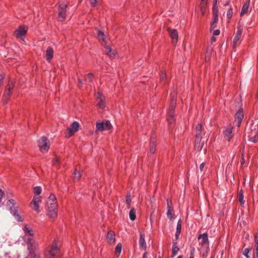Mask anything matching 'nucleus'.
<instances>
[{
	"instance_id": "nucleus-1",
	"label": "nucleus",
	"mask_w": 258,
	"mask_h": 258,
	"mask_svg": "<svg viewBox=\"0 0 258 258\" xmlns=\"http://www.w3.org/2000/svg\"><path fill=\"white\" fill-rule=\"evenodd\" d=\"M47 215L50 218H55L57 216V204L54 195L51 194L46 202Z\"/></svg>"
},
{
	"instance_id": "nucleus-2",
	"label": "nucleus",
	"mask_w": 258,
	"mask_h": 258,
	"mask_svg": "<svg viewBox=\"0 0 258 258\" xmlns=\"http://www.w3.org/2000/svg\"><path fill=\"white\" fill-rule=\"evenodd\" d=\"M59 248L57 245V241L55 239L53 245L48 248L45 252L46 258H58Z\"/></svg>"
},
{
	"instance_id": "nucleus-3",
	"label": "nucleus",
	"mask_w": 258,
	"mask_h": 258,
	"mask_svg": "<svg viewBox=\"0 0 258 258\" xmlns=\"http://www.w3.org/2000/svg\"><path fill=\"white\" fill-rule=\"evenodd\" d=\"M8 205L10 206L11 212L15 217V219L18 222H22L23 221V219L18 214L17 211L18 206L16 205L15 200L13 199L9 200L8 202Z\"/></svg>"
},
{
	"instance_id": "nucleus-4",
	"label": "nucleus",
	"mask_w": 258,
	"mask_h": 258,
	"mask_svg": "<svg viewBox=\"0 0 258 258\" xmlns=\"http://www.w3.org/2000/svg\"><path fill=\"white\" fill-rule=\"evenodd\" d=\"M14 81L12 80H10L9 81L8 84L3 95V101L4 103H7L8 102L11 92L14 87Z\"/></svg>"
},
{
	"instance_id": "nucleus-5",
	"label": "nucleus",
	"mask_w": 258,
	"mask_h": 258,
	"mask_svg": "<svg viewBox=\"0 0 258 258\" xmlns=\"http://www.w3.org/2000/svg\"><path fill=\"white\" fill-rule=\"evenodd\" d=\"M38 146L41 152H47L50 147L48 139L44 136L42 137L38 141Z\"/></svg>"
},
{
	"instance_id": "nucleus-6",
	"label": "nucleus",
	"mask_w": 258,
	"mask_h": 258,
	"mask_svg": "<svg viewBox=\"0 0 258 258\" xmlns=\"http://www.w3.org/2000/svg\"><path fill=\"white\" fill-rule=\"evenodd\" d=\"M68 4L62 3L58 5V18L60 21L65 20L67 14Z\"/></svg>"
},
{
	"instance_id": "nucleus-7",
	"label": "nucleus",
	"mask_w": 258,
	"mask_h": 258,
	"mask_svg": "<svg viewBox=\"0 0 258 258\" xmlns=\"http://www.w3.org/2000/svg\"><path fill=\"white\" fill-rule=\"evenodd\" d=\"M199 244L202 248H209V240L207 233L200 234L198 237Z\"/></svg>"
},
{
	"instance_id": "nucleus-8",
	"label": "nucleus",
	"mask_w": 258,
	"mask_h": 258,
	"mask_svg": "<svg viewBox=\"0 0 258 258\" xmlns=\"http://www.w3.org/2000/svg\"><path fill=\"white\" fill-rule=\"evenodd\" d=\"M28 30V27L26 25L20 26L18 28L15 30V35L17 38H20L24 41V38L26 36Z\"/></svg>"
},
{
	"instance_id": "nucleus-9",
	"label": "nucleus",
	"mask_w": 258,
	"mask_h": 258,
	"mask_svg": "<svg viewBox=\"0 0 258 258\" xmlns=\"http://www.w3.org/2000/svg\"><path fill=\"white\" fill-rule=\"evenodd\" d=\"M79 127V123L77 121L73 122L68 128V138L72 136L76 132H77Z\"/></svg>"
},
{
	"instance_id": "nucleus-10",
	"label": "nucleus",
	"mask_w": 258,
	"mask_h": 258,
	"mask_svg": "<svg viewBox=\"0 0 258 258\" xmlns=\"http://www.w3.org/2000/svg\"><path fill=\"white\" fill-rule=\"evenodd\" d=\"M110 122L109 120H106L105 122H97L96 123V131H103L106 130H109L111 126Z\"/></svg>"
},
{
	"instance_id": "nucleus-11",
	"label": "nucleus",
	"mask_w": 258,
	"mask_h": 258,
	"mask_svg": "<svg viewBox=\"0 0 258 258\" xmlns=\"http://www.w3.org/2000/svg\"><path fill=\"white\" fill-rule=\"evenodd\" d=\"M167 217L170 220H173L174 219L173 217L174 215V211L173 210V207L172 205V202L169 199H167Z\"/></svg>"
},
{
	"instance_id": "nucleus-12",
	"label": "nucleus",
	"mask_w": 258,
	"mask_h": 258,
	"mask_svg": "<svg viewBox=\"0 0 258 258\" xmlns=\"http://www.w3.org/2000/svg\"><path fill=\"white\" fill-rule=\"evenodd\" d=\"M242 27L240 25H238L237 26V30L235 34L234 38L233 41V48H235L237 46V42L239 41L241 38L242 32Z\"/></svg>"
},
{
	"instance_id": "nucleus-13",
	"label": "nucleus",
	"mask_w": 258,
	"mask_h": 258,
	"mask_svg": "<svg viewBox=\"0 0 258 258\" xmlns=\"http://www.w3.org/2000/svg\"><path fill=\"white\" fill-rule=\"evenodd\" d=\"M235 117L236 125L239 127L244 117L243 111L242 109H240L238 110L235 114Z\"/></svg>"
},
{
	"instance_id": "nucleus-14",
	"label": "nucleus",
	"mask_w": 258,
	"mask_h": 258,
	"mask_svg": "<svg viewBox=\"0 0 258 258\" xmlns=\"http://www.w3.org/2000/svg\"><path fill=\"white\" fill-rule=\"evenodd\" d=\"M233 128L232 126H229L223 131L224 138L228 141H230L233 137Z\"/></svg>"
},
{
	"instance_id": "nucleus-15",
	"label": "nucleus",
	"mask_w": 258,
	"mask_h": 258,
	"mask_svg": "<svg viewBox=\"0 0 258 258\" xmlns=\"http://www.w3.org/2000/svg\"><path fill=\"white\" fill-rule=\"evenodd\" d=\"M202 137H195V147L198 151H201L204 145V141L202 140Z\"/></svg>"
},
{
	"instance_id": "nucleus-16",
	"label": "nucleus",
	"mask_w": 258,
	"mask_h": 258,
	"mask_svg": "<svg viewBox=\"0 0 258 258\" xmlns=\"http://www.w3.org/2000/svg\"><path fill=\"white\" fill-rule=\"evenodd\" d=\"M167 30L172 42H177L178 38V33L177 30L176 29H172L170 28H168Z\"/></svg>"
},
{
	"instance_id": "nucleus-17",
	"label": "nucleus",
	"mask_w": 258,
	"mask_h": 258,
	"mask_svg": "<svg viewBox=\"0 0 258 258\" xmlns=\"http://www.w3.org/2000/svg\"><path fill=\"white\" fill-rule=\"evenodd\" d=\"M97 99L98 100L97 106L101 108H103L105 106V103L104 102V97L102 94L100 92H98L97 95Z\"/></svg>"
},
{
	"instance_id": "nucleus-18",
	"label": "nucleus",
	"mask_w": 258,
	"mask_h": 258,
	"mask_svg": "<svg viewBox=\"0 0 258 258\" xmlns=\"http://www.w3.org/2000/svg\"><path fill=\"white\" fill-rule=\"evenodd\" d=\"M249 140L253 143H255L258 141V130H254L251 131L248 135Z\"/></svg>"
},
{
	"instance_id": "nucleus-19",
	"label": "nucleus",
	"mask_w": 258,
	"mask_h": 258,
	"mask_svg": "<svg viewBox=\"0 0 258 258\" xmlns=\"http://www.w3.org/2000/svg\"><path fill=\"white\" fill-rule=\"evenodd\" d=\"M106 239L109 244H113L115 240L114 232L109 230L107 233Z\"/></svg>"
},
{
	"instance_id": "nucleus-20",
	"label": "nucleus",
	"mask_w": 258,
	"mask_h": 258,
	"mask_svg": "<svg viewBox=\"0 0 258 258\" xmlns=\"http://www.w3.org/2000/svg\"><path fill=\"white\" fill-rule=\"evenodd\" d=\"M139 246L141 249L146 250L147 248L146 243L145 240V234L140 233L139 239Z\"/></svg>"
},
{
	"instance_id": "nucleus-21",
	"label": "nucleus",
	"mask_w": 258,
	"mask_h": 258,
	"mask_svg": "<svg viewBox=\"0 0 258 258\" xmlns=\"http://www.w3.org/2000/svg\"><path fill=\"white\" fill-rule=\"evenodd\" d=\"M156 141L155 138H151L150 142V153L151 154H154L156 151Z\"/></svg>"
},
{
	"instance_id": "nucleus-22",
	"label": "nucleus",
	"mask_w": 258,
	"mask_h": 258,
	"mask_svg": "<svg viewBox=\"0 0 258 258\" xmlns=\"http://www.w3.org/2000/svg\"><path fill=\"white\" fill-rule=\"evenodd\" d=\"M105 49V53L110 57H114L116 55V53L115 51L112 50L111 47L109 46L106 45L105 44L104 46Z\"/></svg>"
},
{
	"instance_id": "nucleus-23",
	"label": "nucleus",
	"mask_w": 258,
	"mask_h": 258,
	"mask_svg": "<svg viewBox=\"0 0 258 258\" xmlns=\"http://www.w3.org/2000/svg\"><path fill=\"white\" fill-rule=\"evenodd\" d=\"M45 55L46 57V60L48 62H50L51 59L53 57V48L49 47H48L46 51Z\"/></svg>"
},
{
	"instance_id": "nucleus-24",
	"label": "nucleus",
	"mask_w": 258,
	"mask_h": 258,
	"mask_svg": "<svg viewBox=\"0 0 258 258\" xmlns=\"http://www.w3.org/2000/svg\"><path fill=\"white\" fill-rule=\"evenodd\" d=\"M179 250V248L177 246V243L176 242H174L172 244V253L171 256L172 257H174Z\"/></svg>"
},
{
	"instance_id": "nucleus-25",
	"label": "nucleus",
	"mask_w": 258,
	"mask_h": 258,
	"mask_svg": "<svg viewBox=\"0 0 258 258\" xmlns=\"http://www.w3.org/2000/svg\"><path fill=\"white\" fill-rule=\"evenodd\" d=\"M176 100L174 99H170L168 112H170L171 115L173 114V112H174V109L176 107Z\"/></svg>"
},
{
	"instance_id": "nucleus-26",
	"label": "nucleus",
	"mask_w": 258,
	"mask_h": 258,
	"mask_svg": "<svg viewBox=\"0 0 258 258\" xmlns=\"http://www.w3.org/2000/svg\"><path fill=\"white\" fill-rule=\"evenodd\" d=\"M249 2H250V0H248L243 5V6L242 7V9H241V13H240V15H244V14H246L247 13L248 9V8H249Z\"/></svg>"
},
{
	"instance_id": "nucleus-27",
	"label": "nucleus",
	"mask_w": 258,
	"mask_h": 258,
	"mask_svg": "<svg viewBox=\"0 0 258 258\" xmlns=\"http://www.w3.org/2000/svg\"><path fill=\"white\" fill-rule=\"evenodd\" d=\"M202 126L201 123H198L196 127L195 137H202Z\"/></svg>"
},
{
	"instance_id": "nucleus-28",
	"label": "nucleus",
	"mask_w": 258,
	"mask_h": 258,
	"mask_svg": "<svg viewBox=\"0 0 258 258\" xmlns=\"http://www.w3.org/2000/svg\"><path fill=\"white\" fill-rule=\"evenodd\" d=\"M207 4V1L202 0L200 5V10L202 15L204 16L206 13V8Z\"/></svg>"
},
{
	"instance_id": "nucleus-29",
	"label": "nucleus",
	"mask_w": 258,
	"mask_h": 258,
	"mask_svg": "<svg viewBox=\"0 0 258 258\" xmlns=\"http://www.w3.org/2000/svg\"><path fill=\"white\" fill-rule=\"evenodd\" d=\"M181 230V222L180 220H179L177 226H176V231L175 233V238L177 240L178 238V237L180 234Z\"/></svg>"
},
{
	"instance_id": "nucleus-30",
	"label": "nucleus",
	"mask_w": 258,
	"mask_h": 258,
	"mask_svg": "<svg viewBox=\"0 0 258 258\" xmlns=\"http://www.w3.org/2000/svg\"><path fill=\"white\" fill-rule=\"evenodd\" d=\"M166 79H167L166 74L165 71L163 70L161 72V74L160 75V81L161 83H162L163 84H164L166 82Z\"/></svg>"
},
{
	"instance_id": "nucleus-31",
	"label": "nucleus",
	"mask_w": 258,
	"mask_h": 258,
	"mask_svg": "<svg viewBox=\"0 0 258 258\" xmlns=\"http://www.w3.org/2000/svg\"><path fill=\"white\" fill-rule=\"evenodd\" d=\"M81 177L80 171H78L77 168L75 169L73 173V179L74 181H78Z\"/></svg>"
},
{
	"instance_id": "nucleus-32",
	"label": "nucleus",
	"mask_w": 258,
	"mask_h": 258,
	"mask_svg": "<svg viewBox=\"0 0 258 258\" xmlns=\"http://www.w3.org/2000/svg\"><path fill=\"white\" fill-rule=\"evenodd\" d=\"M23 230L25 233H28L30 236H33L34 235L33 230L29 227L27 225H25L23 228Z\"/></svg>"
},
{
	"instance_id": "nucleus-33",
	"label": "nucleus",
	"mask_w": 258,
	"mask_h": 258,
	"mask_svg": "<svg viewBox=\"0 0 258 258\" xmlns=\"http://www.w3.org/2000/svg\"><path fill=\"white\" fill-rule=\"evenodd\" d=\"M238 198L239 202L241 204V205H243L245 203L244 201V196L243 195V192L242 190H240L238 192Z\"/></svg>"
},
{
	"instance_id": "nucleus-34",
	"label": "nucleus",
	"mask_w": 258,
	"mask_h": 258,
	"mask_svg": "<svg viewBox=\"0 0 258 258\" xmlns=\"http://www.w3.org/2000/svg\"><path fill=\"white\" fill-rule=\"evenodd\" d=\"M121 248H122V245L120 243H119L117 244V245L115 247V253L117 256H119L121 251Z\"/></svg>"
},
{
	"instance_id": "nucleus-35",
	"label": "nucleus",
	"mask_w": 258,
	"mask_h": 258,
	"mask_svg": "<svg viewBox=\"0 0 258 258\" xmlns=\"http://www.w3.org/2000/svg\"><path fill=\"white\" fill-rule=\"evenodd\" d=\"M130 218L132 221H134L136 219V210L135 208H132L129 213Z\"/></svg>"
},
{
	"instance_id": "nucleus-36",
	"label": "nucleus",
	"mask_w": 258,
	"mask_h": 258,
	"mask_svg": "<svg viewBox=\"0 0 258 258\" xmlns=\"http://www.w3.org/2000/svg\"><path fill=\"white\" fill-rule=\"evenodd\" d=\"M97 35L100 41L102 40L104 42L105 41V36L103 31L101 30H99L98 31Z\"/></svg>"
},
{
	"instance_id": "nucleus-37",
	"label": "nucleus",
	"mask_w": 258,
	"mask_h": 258,
	"mask_svg": "<svg viewBox=\"0 0 258 258\" xmlns=\"http://www.w3.org/2000/svg\"><path fill=\"white\" fill-rule=\"evenodd\" d=\"M94 75L92 73H89L85 78V82L91 83L93 81Z\"/></svg>"
},
{
	"instance_id": "nucleus-38",
	"label": "nucleus",
	"mask_w": 258,
	"mask_h": 258,
	"mask_svg": "<svg viewBox=\"0 0 258 258\" xmlns=\"http://www.w3.org/2000/svg\"><path fill=\"white\" fill-rule=\"evenodd\" d=\"M174 112H173L172 115L170 114V112H168V118L167 119V121L169 124H172L174 122Z\"/></svg>"
},
{
	"instance_id": "nucleus-39",
	"label": "nucleus",
	"mask_w": 258,
	"mask_h": 258,
	"mask_svg": "<svg viewBox=\"0 0 258 258\" xmlns=\"http://www.w3.org/2000/svg\"><path fill=\"white\" fill-rule=\"evenodd\" d=\"M41 201V197L39 195H34L31 203H39Z\"/></svg>"
},
{
	"instance_id": "nucleus-40",
	"label": "nucleus",
	"mask_w": 258,
	"mask_h": 258,
	"mask_svg": "<svg viewBox=\"0 0 258 258\" xmlns=\"http://www.w3.org/2000/svg\"><path fill=\"white\" fill-rule=\"evenodd\" d=\"M41 192V188L40 186H35L34 188V195H39Z\"/></svg>"
},
{
	"instance_id": "nucleus-41",
	"label": "nucleus",
	"mask_w": 258,
	"mask_h": 258,
	"mask_svg": "<svg viewBox=\"0 0 258 258\" xmlns=\"http://www.w3.org/2000/svg\"><path fill=\"white\" fill-rule=\"evenodd\" d=\"M31 204L33 205V209L37 213H39V203H31Z\"/></svg>"
},
{
	"instance_id": "nucleus-42",
	"label": "nucleus",
	"mask_w": 258,
	"mask_h": 258,
	"mask_svg": "<svg viewBox=\"0 0 258 258\" xmlns=\"http://www.w3.org/2000/svg\"><path fill=\"white\" fill-rule=\"evenodd\" d=\"M233 15V10L232 8L229 9L227 12V16L228 19H231Z\"/></svg>"
},
{
	"instance_id": "nucleus-43",
	"label": "nucleus",
	"mask_w": 258,
	"mask_h": 258,
	"mask_svg": "<svg viewBox=\"0 0 258 258\" xmlns=\"http://www.w3.org/2000/svg\"><path fill=\"white\" fill-rule=\"evenodd\" d=\"M250 249L249 248H246L243 252V254L246 257V258H248L249 257V255H248V253L249 252V251H250Z\"/></svg>"
},
{
	"instance_id": "nucleus-44",
	"label": "nucleus",
	"mask_w": 258,
	"mask_h": 258,
	"mask_svg": "<svg viewBox=\"0 0 258 258\" xmlns=\"http://www.w3.org/2000/svg\"><path fill=\"white\" fill-rule=\"evenodd\" d=\"M254 237L255 247H256L257 246H258V232L254 233Z\"/></svg>"
},
{
	"instance_id": "nucleus-45",
	"label": "nucleus",
	"mask_w": 258,
	"mask_h": 258,
	"mask_svg": "<svg viewBox=\"0 0 258 258\" xmlns=\"http://www.w3.org/2000/svg\"><path fill=\"white\" fill-rule=\"evenodd\" d=\"M213 15H218V7L217 6H213Z\"/></svg>"
},
{
	"instance_id": "nucleus-46",
	"label": "nucleus",
	"mask_w": 258,
	"mask_h": 258,
	"mask_svg": "<svg viewBox=\"0 0 258 258\" xmlns=\"http://www.w3.org/2000/svg\"><path fill=\"white\" fill-rule=\"evenodd\" d=\"M205 162H203L200 165V170L201 171V172H204L205 170Z\"/></svg>"
},
{
	"instance_id": "nucleus-47",
	"label": "nucleus",
	"mask_w": 258,
	"mask_h": 258,
	"mask_svg": "<svg viewBox=\"0 0 258 258\" xmlns=\"http://www.w3.org/2000/svg\"><path fill=\"white\" fill-rule=\"evenodd\" d=\"M60 162V159L58 157H56L52 161V165H55L57 163H59Z\"/></svg>"
},
{
	"instance_id": "nucleus-48",
	"label": "nucleus",
	"mask_w": 258,
	"mask_h": 258,
	"mask_svg": "<svg viewBox=\"0 0 258 258\" xmlns=\"http://www.w3.org/2000/svg\"><path fill=\"white\" fill-rule=\"evenodd\" d=\"M126 203L128 206L130 205L131 203V199L130 198V195H127L126 198Z\"/></svg>"
},
{
	"instance_id": "nucleus-49",
	"label": "nucleus",
	"mask_w": 258,
	"mask_h": 258,
	"mask_svg": "<svg viewBox=\"0 0 258 258\" xmlns=\"http://www.w3.org/2000/svg\"><path fill=\"white\" fill-rule=\"evenodd\" d=\"M218 22V15H213V20L212 23L217 24Z\"/></svg>"
},
{
	"instance_id": "nucleus-50",
	"label": "nucleus",
	"mask_w": 258,
	"mask_h": 258,
	"mask_svg": "<svg viewBox=\"0 0 258 258\" xmlns=\"http://www.w3.org/2000/svg\"><path fill=\"white\" fill-rule=\"evenodd\" d=\"M253 258H258V246L255 247V252L253 253Z\"/></svg>"
},
{
	"instance_id": "nucleus-51",
	"label": "nucleus",
	"mask_w": 258,
	"mask_h": 258,
	"mask_svg": "<svg viewBox=\"0 0 258 258\" xmlns=\"http://www.w3.org/2000/svg\"><path fill=\"white\" fill-rule=\"evenodd\" d=\"M195 251V249L192 248V249L190 250L189 258H194Z\"/></svg>"
},
{
	"instance_id": "nucleus-52",
	"label": "nucleus",
	"mask_w": 258,
	"mask_h": 258,
	"mask_svg": "<svg viewBox=\"0 0 258 258\" xmlns=\"http://www.w3.org/2000/svg\"><path fill=\"white\" fill-rule=\"evenodd\" d=\"M91 5L92 7H95L96 6L97 3V0H89Z\"/></svg>"
},
{
	"instance_id": "nucleus-53",
	"label": "nucleus",
	"mask_w": 258,
	"mask_h": 258,
	"mask_svg": "<svg viewBox=\"0 0 258 258\" xmlns=\"http://www.w3.org/2000/svg\"><path fill=\"white\" fill-rule=\"evenodd\" d=\"M171 99H174L176 100V94L175 92H173L171 94Z\"/></svg>"
},
{
	"instance_id": "nucleus-54",
	"label": "nucleus",
	"mask_w": 258,
	"mask_h": 258,
	"mask_svg": "<svg viewBox=\"0 0 258 258\" xmlns=\"http://www.w3.org/2000/svg\"><path fill=\"white\" fill-rule=\"evenodd\" d=\"M220 31L219 29L215 30L213 31V35L214 36H218L220 34Z\"/></svg>"
},
{
	"instance_id": "nucleus-55",
	"label": "nucleus",
	"mask_w": 258,
	"mask_h": 258,
	"mask_svg": "<svg viewBox=\"0 0 258 258\" xmlns=\"http://www.w3.org/2000/svg\"><path fill=\"white\" fill-rule=\"evenodd\" d=\"M217 26V24L211 23L210 25V29L213 30Z\"/></svg>"
},
{
	"instance_id": "nucleus-56",
	"label": "nucleus",
	"mask_w": 258,
	"mask_h": 258,
	"mask_svg": "<svg viewBox=\"0 0 258 258\" xmlns=\"http://www.w3.org/2000/svg\"><path fill=\"white\" fill-rule=\"evenodd\" d=\"M3 81H4V77L2 75L0 74V86L3 83Z\"/></svg>"
},
{
	"instance_id": "nucleus-57",
	"label": "nucleus",
	"mask_w": 258,
	"mask_h": 258,
	"mask_svg": "<svg viewBox=\"0 0 258 258\" xmlns=\"http://www.w3.org/2000/svg\"><path fill=\"white\" fill-rule=\"evenodd\" d=\"M83 83L82 80L80 79H78V85L80 88H81L82 86Z\"/></svg>"
},
{
	"instance_id": "nucleus-58",
	"label": "nucleus",
	"mask_w": 258,
	"mask_h": 258,
	"mask_svg": "<svg viewBox=\"0 0 258 258\" xmlns=\"http://www.w3.org/2000/svg\"><path fill=\"white\" fill-rule=\"evenodd\" d=\"M34 242V241L32 239H28V243L31 244V245L33 244Z\"/></svg>"
},
{
	"instance_id": "nucleus-59",
	"label": "nucleus",
	"mask_w": 258,
	"mask_h": 258,
	"mask_svg": "<svg viewBox=\"0 0 258 258\" xmlns=\"http://www.w3.org/2000/svg\"><path fill=\"white\" fill-rule=\"evenodd\" d=\"M142 258H147V252H145L144 254H143V257Z\"/></svg>"
},
{
	"instance_id": "nucleus-60",
	"label": "nucleus",
	"mask_w": 258,
	"mask_h": 258,
	"mask_svg": "<svg viewBox=\"0 0 258 258\" xmlns=\"http://www.w3.org/2000/svg\"><path fill=\"white\" fill-rule=\"evenodd\" d=\"M216 38H215V37H213L211 38V41L212 42H215V41H216Z\"/></svg>"
},
{
	"instance_id": "nucleus-61",
	"label": "nucleus",
	"mask_w": 258,
	"mask_h": 258,
	"mask_svg": "<svg viewBox=\"0 0 258 258\" xmlns=\"http://www.w3.org/2000/svg\"><path fill=\"white\" fill-rule=\"evenodd\" d=\"M217 1L218 0H213V6H217Z\"/></svg>"
},
{
	"instance_id": "nucleus-62",
	"label": "nucleus",
	"mask_w": 258,
	"mask_h": 258,
	"mask_svg": "<svg viewBox=\"0 0 258 258\" xmlns=\"http://www.w3.org/2000/svg\"><path fill=\"white\" fill-rule=\"evenodd\" d=\"M217 1L218 0H213V6H217Z\"/></svg>"
},
{
	"instance_id": "nucleus-63",
	"label": "nucleus",
	"mask_w": 258,
	"mask_h": 258,
	"mask_svg": "<svg viewBox=\"0 0 258 258\" xmlns=\"http://www.w3.org/2000/svg\"><path fill=\"white\" fill-rule=\"evenodd\" d=\"M244 162H245L244 159L243 158H242L240 161L241 164L243 165L244 163Z\"/></svg>"
},
{
	"instance_id": "nucleus-64",
	"label": "nucleus",
	"mask_w": 258,
	"mask_h": 258,
	"mask_svg": "<svg viewBox=\"0 0 258 258\" xmlns=\"http://www.w3.org/2000/svg\"><path fill=\"white\" fill-rule=\"evenodd\" d=\"M177 258H182V255H179Z\"/></svg>"
}]
</instances>
